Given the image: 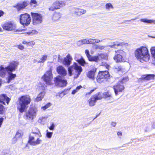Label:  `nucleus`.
<instances>
[{"label": "nucleus", "mask_w": 155, "mask_h": 155, "mask_svg": "<svg viewBox=\"0 0 155 155\" xmlns=\"http://www.w3.org/2000/svg\"><path fill=\"white\" fill-rule=\"evenodd\" d=\"M48 55L46 54H44L42 56L40 60L38 61L39 63H44L47 60Z\"/></svg>", "instance_id": "72a5a7b5"}, {"label": "nucleus", "mask_w": 155, "mask_h": 155, "mask_svg": "<svg viewBox=\"0 0 155 155\" xmlns=\"http://www.w3.org/2000/svg\"><path fill=\"white\" fill-rule=\"evenodd\" d=\"M94 90H91V91H90V92H88L86 94L87 95V94H91L94 91Z\"/></svg>", "instance_id": "052dcab7"}, {"label": "nucleus", "mask_w": 155, "mask_h": 155, "mask_svg": "<svg viewBox=\"0 0 155 155\" xmlns=\"http://www.w3.org/2000/svg\"><path fill=\"white\" fill-rule=\"evenodd\" d=\"M127 81H128L127 78H124L121 81H119L117 84L114 86V89L116 95L119 94L124 90V88L123 84Z\"/></svg>", "instance_id": "39448f33"}, {"label": "nucleus", "mask_w": 155, "mask_h": 155, "mask_svg": "<svg viewBox=\"0 0 155 155\" xmlns=\"http://www.w3.org/2000/svg\"><path fill=\"white\" fill-rule=\"evenodd\" d=\"M30 4L31 5H34V6H35L37 5V2L36 0H31L30 2Z\"/></svg>", "instance_id": "09e8293b"}, {"label": "nucleus", "mask_w": 155, "mask_h": 155, "mask_svg": "<svg viewBox=\"0 0 155 155\" xmlns=\"http://www.w3.org/2000/svg\"><path fill=\"white\" fill-rule=\"evenodd\" d=\"M31 101L30 97L28 95L21 96L18 99L17 109L21 113L24 112L28 107Z\"/></svg>", "instance_id": "f03ea898"}, {"label": "nucleus", "mask_w": 155, "mask_h": 155, "mask_svg": "<svg viewBox=\"0 0 155 155\" xmlns=\"http://www.w3.org/2000/svg\"><path fill=\"white\" fill-rule=\"evenodd\" d=\"M122 43H116L114 42V44L113 45H109L108 46V47H110L111 48H116V47L121 45V44Z\"/></svg>", "instance_id": "a19ab883"}, {"label": "nucleus", "mask_w": 155, "mask_h": 155, "mask_svg": "<svg viewBox=\"0 0 155 155\" xmlns=\"http://www.w3.org/2000/svg\"><path fill=\"white\" fill-rule=\"evenodd\" d=\"M87 44L94 43V39L91 38H87Z\"/></svg>", "instance_id": "37998d69"}, {"label": "nucleus", "mask_w": 155, "mask_h": 155, "mask_svg": "<svg viewBox=\"0 0 155 155\" xmlns=\"http://www.w3.org/2000/svg\"><path fill=\"white\" fill-rule=\"evenodd\" d=\"M42 78L47 84H52V81L53 79L51 70L50 69L47 71L42 76Z\"/></svg>", "instance_id": "9d476101"}, {"label": "nucleus", "mask_w": 155, "mask_h": 155, "mask_svg": "<svg viewBox=\"0 0 155 155\" xmlns=\"http://www.w3.org/2000/svg\"><path fill=\"white\" fill-rule=\"evenodd\" d=\"M16 47L18 48L19 49L21 50H23L24 48V46L21 45H17Z\"/></svg>", "instance_id": "3c124183"}, {"label": "nucleus", "mask_w": 155, "mask_h": 155, "mask_svg": "<svg viewBox=\"0 0 155 155\" xmlns=\"http://www.w3.org/2000/svg\"><path fill=\"white\" fill-rule=\"evenodd\" d=\"M101 94H99L97 96H92L88 100L89 105L93 106L95 105L96 100L101 99L102 97L101 96Z\"/></svg>", "instance_id": "dca6fc26"}, {"label": "nucleus", "mask_w": 155, "mask_h": 155, "mask_svg": "<svg viewBox=\"0 0 155 155\" xmlns=\"http://www.w3.org/2000/svg\"><path fill=\"white\" fill-rule=\"evenodd\" d=\"M29 43H30V44H32V45H34L35 44V42H34L33 41L29 42H27L26 41H23L22 42V43L24 44H29Z\"/></svg>", "instance_id": "603ef678"}, {"label": "nucleus", "mask_w": 155, "mask_h": 155, "mask_svg": "<svg viewBox=\"0 0 155 155\" xmlns=\"http://www.w3.org/2000/svg\"><path fill=\"white\" fill-rule=\"evenodd\" d=\"M2 27L3 29L5 30L14 31H20L17 29L15 25L11 21L5 22L2 25Z\"/></svg>", "instance_id": "6e6552de"}, {"label": "nucleus", "mask_w": 155, "mask_h": 155, "mask_svg": "<svg viewBox=\"0 0 155 155\" xmlns=\"http://www.w3.org/2000/svg\"><path fill=\"white\" fill-rule=\"evenodd\" d=\"M82 87L80 85L79 86L77 87H76V90L78 91Z\"/></svg>", "instance_id": "6e6d98bb"}, {"label": "nucleus", "mask_w": 155, "mask_h": 155, "mask_svg": "<svg viewBox=\"0 0 155 155\" xmlns=\"http://www.w3.org/2000/svg\"><path fill=\"white\" fill-rule=\"evenodd\" d=\"M31 15L32 18L33 23L34 25L39 24L42 22L43 16L41 14L31 12Z\"/></svg>", "instance_id": "1a4fd4ad"}, {"label": "nucleus", "mask_w": 155, "mask_h": 155, "mask_svg": "<svg viewBox=\"0 0 155 155\" xmlns=\"http://www.w3.org/2000/svg\"><path fill=\"white\" fill-rule=\"evenodd\" d=\"M3 120V118H0V127H1V125H2V123Z\"/></svg>", "instance_id": "5fc2aeb1"}, {"label": "nucleus", "mask_w": 155, "mask_h": 155, "mask_svg": "<svg viewBox=\"0 0 155 155\" xmlns=\"http://www.w3.org/2000/svg\"><path fill=\"white\" fill-rule=\"evenodd\" d=\"M155 75L145 74L142 76L141 79L142 80L150 81L154 79Z\"/></svg>", "instance_id": "412c9836"}, {"label": "nucleus", "mask_w": 155, "mask_h": 155, "mask_svg": "<svg viewBox=\"0 0 155 155\" xmlns=\"http://www.w3.org/2000/svg\"><path fill=\"white\" fill-rule=\"evenodd\" d=\"M101 40L98 39H94V43H98L99 42L101 41Z\"/></svg>", "instance_id": "864d4df0"}, {"label": "nucleus", "mask_w": 155, "mask_h": 155, "mask_svg": "<svg viewBox=\"0 0 155 155\" xmlns=\"http://www.w3.org/2000/svg\"><path fill=\"white\" fill-rule=\"evenodd\" d=\"M38 33V32L36 30H33L32 31H29L28 32L25 33V34L28 35H32L34 34H37Z\"/></svg>", "instance_id": "4c0bfd02"}, {"label": "nucleus", "mask_w": 155, "mask_h": 155, "mask_svg": "<svg viewBox=\"0 0 155 155\" xmlns=\"http://www.w3.org/2000/svg\"><path fill=\"white\" fill-rule=\"evenodd\" d=\"M116 54H117L121 55H123L124 53V52L122 50H119L115 51Z\"/></svg>", "instance_id": "c03bdc74"}, {"label": "nucleus", "mask_w": 155, "mask_h": 155, "mask_svg": "<svg viewBox=\"0 0 155 155\" xmlns=\"http://www.w3.org/2000/svg\"><path fill=\"white\" fill-rule=\"evenodd\" d=\"M45 91H42L37 96L36 98L35 99V101L38 102L41 101L45 95Z\"/></svg>", "instance_id": "393cba45"}, {"label": "nucleus", "mask_w": 155, "mask_h": 155, "mask_svg": "<svg viewBox=\"0 0 155 155\" xmlns=\"http://www.w3.org/2000/svg\"><path fill=\"white\" fill-rule=\"evenodd\" d=\"M152 127L153 128H155V121L153 122L152 124Z\"/></svg>", "instance_id": "680f3d73"}, {"label": "nucleus", "mask_w": 155, "mask_h": 155, "mask_svg": "<svg viewBox=\"0 0 155 155\" xmlns=\"http://www.w3.org/2000/svg\"><path fill=\"white\" fill-rule=\"evenodd\" d=\"M134 53L137 59L141 62H148L149 60L150 55L149 51L145 46H141L137 49Z\"/></svg>", "instance_id": "f257e3e1"}, {"label": "nucleus", "mask_w": 155, "mask_h": 155, "mask_svg": "<svg viewBox=\"0 0 155 155\" xmlns=\"http://www.w3.org/2000/svg\"><path fill=\"white\" fill-rule=\"evenodd\" d=\"M19 63L17 61H15L12 66L9 67L8 69V82H10L12 80H14L16 77L15 74H14L12 72L15 71L17 68Z\"/></svg>", "instance_id": "20e7f679"}, {"label": "nucleus", "mask_w": 155, "mask_h": 155, "mask_svg": "<svg viewBox=\"0 0 155 155\" xmlns=\"http://www.w3.org/2000/svg\"><path fill=\"white\" fill-rule=\"evenodd\" d=\"M105 66L106 67V68L107 69L108 68H109V65L107 64H106L105 65Z\"/></svg>", "instance_id": "69168bd1"}, {"label": "nucleus", "mask_w": 155, "mask_h": 155, "mask_svg": "<svg viewBox=\"0 0 155 155\" xmlns=\"http://www.w3.org/2000/svg\"><path fill=\"white\" fill-rule=\"evenodd\" d=\"M78 91L76 90H74L72 92V94H75L76 92H77Z\"/></svg>", "instance_id": "13d9d810"}, {"label": "nucleus", "mask_w": 155, "mask_h": 155, "mask_svg": "<svg viewBox=\"0 0 155 155\" xmlns=\"http://www.w3.org/2000/svg\"><path fill=\"white\" fill-rule=\"evenodd\" d=\"M37 135H39L38 132H32L29 136V143L33 146H36L40 144L42 142V140L39 138H37L36 140L35 139Z\"/></svg>", "instance_id": "423d86ee"}, {"label": "nucleus", "mask_w": 155, "mask_h": 155, "mask_svg": "<svg viewBox=\"0 0 155 155\" xmlns=\"http://www.w3.org/2000/svg\"><path fill=\"white\" fill-rule=\"evenodd\" d=\"M55 127V125L54 123L52 122L51 124V126L49 127V129L51 130H54V129Z\"/></svg>", "instance_id": "de8ad7c7"}, {"label": "nucleus", "mask_w": 155, "mask_h": 155, "mask_svg": "<svg viewBox=\"0 0 155 155\" xmlns=\"http://www.w3.org/2000/svg\"><path fill=\"white\" fill-rule=\"evenodd\" d=\"M114 59L116 62H121L124 61L122 55L116 54L114 57Z\"/></svg>", "instance_id": "bb28decb"}, {"label": "nucleus", "mask_w": 155, "mask_h": 155, "mask_svg": "<svg viewBox=\"0 0 155 155\" xmlns=\"http://www.w3.org/2000/svg\"><path fill=\"white\" fill-rule=\"evenodd\" d=\"M20 23L24 26H27L30 24L31 18L30 15L27 13L21 15L20 16Z\"/></svg>", "instance_id": "0eeeda50"}, {"label": "nucleus", "mask_w": 155, "mask_h": 155, "mask_svg": "<svg viewBox=\"0 0 155 155\" xmlns=\"http://www.w3.org/2000/svg\"><path fill=\"white\" fill-rule=\"evenodd\" d=\"M51 104L50 103H48L44 106L41 107V109L44 110H45L46 109L51 106Z\"/></svg>", "instance_id": "ea45409f"}, {"label": "nucleus", "mask_w": 155, "mask_h": 155, "mask_svg": "<svg viewBox=\"0 0 155 155\" xmlns=\"http://www.w3.org/2000/svg\"><path fill=\"white\" fill-rule=\"evenodd\" d=\"M77 44L78 46H81L84 44H87V39L80 40L77 41Z\"/></svg>", "instance_id": "2f4dec72"}, {"label": "nucleus", "mask_w": 155, "mask_h": 155, "mask_svg": "<svg viewBox=\"0 0 155 155\" xmlns=\"http://www.w3.org/2000/svg\"><path fill=\"white\" fill-rule=\"evenodd\" d=\"M3 13L4 12L0 10V16H2Z\"/></svg>", "instance_id": "e2e57ef3"}, {"label": "nucleus", "mask_w": 155, "mask_h": 155, "mask_svg": "<svg viewBox=\"0 0 155 155\" xmlns=\"http://www.w3.org/2000/svg\"><path fill=\"white\" fill-rule=\"evenodd\" d=\"M109 76V72L107 71H100L97 77V81L101 83L104 81Z\"/></svg>", "instance_id": "9b49d317"}, {"label": "nucleus", "mask_w": 155, "mask_h": 155, "mask_svg": "<svg viewBox=\"0 0 155 155\" xmlns=\"http://www.w3.org/2000/svg\"><path fill=\"white\" fill-rule=\"evenodd\" d=\"M23 135V133L21 130H18L16 134L14 139H18L21 137Z\"/></svg>", "instance_id": "f704fd0d"}, {"label": "nucleus", "mask_w": 155, "mask_h": 155, "mask_svg": "<svg viewBox=\"0 0 155 155\" xmlns=\"http://www.w3.org/2000/svg\"><path fill=\"white\" fill-rule=\"evenodd\" d=\"M61 14L59 12H55L53 16V20L56 21L58 20L61 17Z\"/></svg>", "instance_id": "c756f323"}, {"label": "nucleus", "mask_w": 155, "mask_h": 155, "mask_svg": "<svg viewBox=\"0 0 155 155\" xmlns=\"http://www.w3.org/2000/svg\"><path fill=\"white\" fill-rule=\"evenodd\" d=\"M46 137L49 139L51 138L52 136L53 132H49L48 130H46Z\"/></svg>", "instance_id": "58836bf2"}, {"label": "nucleus", "mask_w": 155, "mask_h": 155, "mask_svg": "<svg viewBox=\"0 0 155 155\" xmlns=\"http://www.w3.org/2000/svg\"><path fill=\"white\" fill-rule=\"evenodd\" d=\"M140 21L144 23H147L149 24H155V20L148 19L146 18H144L140 19Z\"/></svg>", "instance_id": "cd10ccee"}, {"label": "nucleus", "mask_w": 155, "mask_h": 155, "mask_svg": "<svg viewBox=\"0 0 155 155\" xmlns=\"http://www.w3.org/2000/svg\"><path fill=\"white\" fill-rule=\"evenodd\" d=\"M88 59L89 61H94L95 62H98L101 60L98 55L97 56H91V55Z\"/></svg>", "instance_id": "b1692460"}, {"label": "nucleus", "mask_w": 155, "mask_h": 155, "mask_svg": "<svg viewBox=\"0 0 155 155\" xmlns=\"http://www.w3.org/2000/svg\"><path fill=\"white\" fill-rule=\"evenodd\" d=\"M38 110L36 107L30 108L26 113V116L28 119L33 120L36 116Z\"/></svg>", "instance_id": "ddd939ff"}, {"label": "nucleus", "mask_w": 155, "mask_h": 155, "mask_svg": "<svg viewBox=\"0 0 155 155\" xmlns=\"http://www.w3.org/2000/svg\"><path fill=\"white\" fill-rule=\"evenodd\" d=\"M85 53L87 58H88L91 55L89 54V51L88 50H85Z\"/></svg>", "instance_id": "8fccbe9b"}, {"label": "nucleus", "mask_w": 155, "mask_h": 155, "mask_svg": "<svg viewBox=\"0 0 155 155\" xmlns=\"http://www.w3.org/2000/svg\"><path fill=\"white\" fill-rule=\"evenodd\" d=\"M86 10L78 8H74L73 9V12L78 16H81L85 14L86 12Z\"/></svg>", "instance_id": "f3484780"}, {"label": "nucleus", "mask_w": 155, "mask_h": 155, "mask_svg": "<svg viewBox=\"0 0 155 155\" xmlns=\"http://www.w3.org/2000/svg\"><path fill=\"white\" fill-rule=\"evenodd\" d=\"M4 106L0 104V114H3L4 112Z\"/></svg>", "instance_id": "a18cd8bd"}, {"label": "nucleus", "mask_w": 155, "mask_h": 155, "mask_svg": "<svg viewBox=\"0 0 155 155\" xmlns=\"http://www.w3.org/2000/svg\"><path fill=\"white\" fill-rule=\"evenodd\" d=\"M54 82L56 85L60 87H64L66 86L67 82L66 80L63 79L60 76L56 77Z\"/></svg>", "instance_id": "4468645a"}, {"label": "nucleus", "mask_w": 155, "mask_h": 155, "mask_svg": "<svg viewBox=\"0 0 155 155\" xmlns=\"http://www.w3.org/2000/svg\"><path fill=\"white\" fill-rule=\"evenodd\" d=\"M117 135L118 136H122V134L121 132H118L117 133Z\"/></svg>", "instance_id": "bf43d9fd"}, {"label": "nucleus", "mask_w": 155, "mask_h": 155, "mask_svg": "<svg viewBox=\"0 0 155 155\" xmlns=\"http://www.w3.org/2000/svg\"><path fill=\"white\" fill-rule=\"evenodd\" d=\"M10 99L4 94H0V102L5 105V101H6L7 104H8Z\"/></svg>", "instance_id": "aec40b11"}, {"label": "nucleus", "mask_w": 155, "mask_h": 155, "mask_svg": "<svg viewBox=\"0 0 155 155\" xmlns=\"http://www.w3.org/2000/svg\"><path fill=\"white\" fill-rule=\"evenodd\" d=\"M99 56L100 59L101 58L102 59H107V54L100 53L98 54Z\"/></svg>", "instance_id": "e433bc0d"}, {"label": "nucleus", "mask_w": 155, "mask_h": 155, "mask_svg": "<svg viewBox=\"0 0 155 155\" xmlns=\"http://www.w3.org/2000/svg\"><path fill=\"white\" fill-rule=\"evenodd\" d=\"M104 97L107 100L112 101L113 97L111 93L108 91L104 92L103 94Z\"/></svg>", "instance_id": "a878e982"}, {"label": "nucleus", "mask_w": 155, "mask_h": 155, "mask_svg": "<svg viewBox=\"0 0 155 155\" xmlns=\"http://www.w3.org/2000/svg\"><path fill=\"white\" fill-rule=\"evenodd\" d=\"M64 95V94L63 93H61L59 95V96L61 97H62Z\"/></svg>", "instance_id": "0e129e2a"}, {"label": "nucleus", "mask_w": 155, "mask_h": 155, "mask_svg": "<svg viewBox=\"0 0 155 155\" xmlns=\"http://www.w3.org/2000/svg\"><path fill=\"white\" fill-rule=\"evenodd\" d=\"M58 73L63 76H65L67 74V71L65 68L62 66H59L57 68Z\"/></svg>", "instance_id": "6ab92c4d"}, {"label": "nucleus", "mask_w": 155, "mask_h": 155, "mask_svg": "<svg viewBox=\"0 0 155 155\" xmlns=\"http://www.w3.org/2000/svg\"><path fill=\"white\" fill-rule=\"evenodd\" d=\"M60 58V56L59 55H58V59H59Z\"/></svg>", "instance_id": "774afa93"}, {"label": "nucleus", "mask_w": 155, "mask_h": 155, "mask_svg": "<svg viewBox=\"0 0 155 155\" xmlns=\"http://www.w3.org/2000/svg\"><path fill=\"white\" fill-rule=\"evenodd\" d=\"M76 61L82 66H84V65L86 64L85 60L82 57H81L80 59H77Z\"/></svg>", "instance_id": "473e14b6"}, {"label": "nucleus", "mask_w": 155, "mask_h": 155, "mask_svg": "<svg viewBox=\"0 0 155 155\" xmlns=\"http://www.w3.org/2000/svg\"><path fill=\"white\" fill-rule=\"evenodd\" d=\"M42 88H41V89L43 90H45V87H41Z\"/></svg>", "instance_id": "338daca9"}, {"label": "nucleus", "mask_w": 155, "mask_h": 155, "mask_svg": "<svg viewBox=\"0 0 155 155\" xmlns=\"http://www.w3.org/2000/svg\"><path fill=\"white\" fill-rule=\"evenodd\" d=\"M114 69V71L116 72H121L124 73L125 71V69L124 67L119 64L115 65Z\"/></svg>", "instance_id": "5701e85b"}, {"label": "nucleus", "mask_w": 155, "mask_h": 155, "mask_svg": "<svg viewBox=\"0 0 155 155\" xmlns=\"http://www.w3.org/2000/svg\"><path fill=\"white\" fill-rule=\"evenodd\" d=\"M48 117L46 116L44 117H41L39 118L38 121L40 123L44 124L46 122Z\"/></svg>", "instance_id": "7c9ffc66"}, {"label": "nucleus", "mask_w": 155, "mask_h": 155, "mask_svg": "<svg viewBox=\"0 0 155 155\" xmlns=\"http://www.w3.org/2000/svg\"><path fill=\"white\" fill-rule=\"evenodd\" d=\"M72 60V58L71 56L69 54H68L66 57L64 58L63 63L65 66L68 67L70 64Z\"/></svg>", "instance_id": "a211bd4d"}, {"label": "nucleus", "mask_w": 155, "mask_h": 155, "mask_svg": "<svg viewBox=\"0 0 155 155\" xmlns=\"http://www.w3.org/2000/svg\"><path fill=\"white\" fill-rule=\"evenodd\" d=\"M65 3L64 1H57L53 3L49 9L50 10L53 11L55 9H59L65 6Z\"/></svg>", "instance_id": "f8f14e48"}, {"label": "nucleus", "mask_w": 155, "mask_h": 155, "mask_svg": "<svg viewBox=\"0 0 155 155\" xmlns=\"http://www.w3.org/2000/svg\"><path fill=\"white\" fill-rule=\"evenodd\" d=\"M105 48V46L103 45H95V48L96 49H99L100 50H103Z\"/></svg>", "instance_id": "79ce46f5"}, {"label": "nucleus", "mask_w": 155, "mask_h": 155, "mask_svg": "<svg viewBox=\"0 0 155 155\" xmlns=\"http://www.w3.org/2000/svg\"><path fill=\"white\" fill-rule=\"evenodd\" d=\"M151 54L152 55H155V46L152 47L150 49Z\"/></svg>", "instance_id": "49530a36"}, {"label": "nucleus", "mask_w": 155, "mask_h": 155, "mask_svg": "<svg viewBox=\"0 0 155 155\" xmlns=\"http://www.w3.org/2000/svg\"><path fill=\"white\" fill-rule=\"evenodd\" d=\"M15 61H12L9 63V64L7 67L5 68L3 65H2L0 67V76L2 77H5L8 73V68L12 66Z\"/></svg>", "instance_id": "2eb2a0df"}, {"label": "nucleus", "mask_w": 155, "mask_h": 155, "mask_svg": "<svg viewBox=\"0 0 155 155\" xmlns=\"http://www.w3.org/2000/svg\"><path fill=\"white\" fill-rule=\"evenodd\" d=\"M96 69L95 68L89 71L87 74V77L92 80H94L95 73L96 72Z\"/></svg>", "instance_id": "4be33fe9"}, {"label": "nucleus", "mask_w": 155, "mask_h": 155, "mask_svg": "<svg viewBox=\"0 0 155 155\" xmlns=\"http://www.w3.org/2000/svg\"><path fill=\"white\" fill-rule=\"evenodd\" d=\"M68 72L69 75L71 76L73 74H74V71L75 74L74 76V78H77L80 74L82 71V69L81 67L76 63H74L73 65L68 68Z\"/></svg>", "instance_id": "7ed1b4c3"}, {"label": "nucleus", "mask_w": 155, "mask_h": 155, "mask_svg": "<svg viewBox=\"0 0 155 155\" xmlns=\"http://www.w3.org/2000/svg\"><path fill=\"white\" fill-rule=\"evenodd\" d=\"M28 5V3L27 2H24L22 3L18 4L17 5V8L20 10L21 9L24 8Z\"/></svg>", "instance_id": "c85d7f7f"}, {"label": "nucleus", "mask_w": 155, "mask_h": 155, "mask_svg": "<svg viewBox=\"0 0 155 155\" xmlns=\"http://www.w3.org/2000/svg\"><path fill=\"white\" fill-rule=\"evenodd\" d=\"M105 8L106 10L110 11V9H113L114 7L112 4L110 3H107L105 5Z\"/></svg>", "instance_id": "c9c22d12"}, {"label": "nucleus", "mask_w": 155, "mask_h": 155, "mask_svg": "<svg viewBox=\"0 0 155 155\" xmlns=\"http://www.w3.org/2000/svg\"><path fill=\"white\" fill-rule=\"evenodd\" d=\"M116 123L115 122H112L111 125L114 127H115L116 126Z\"/></svg>", "instance_id": "4d7b16f0"}]
</instances>
